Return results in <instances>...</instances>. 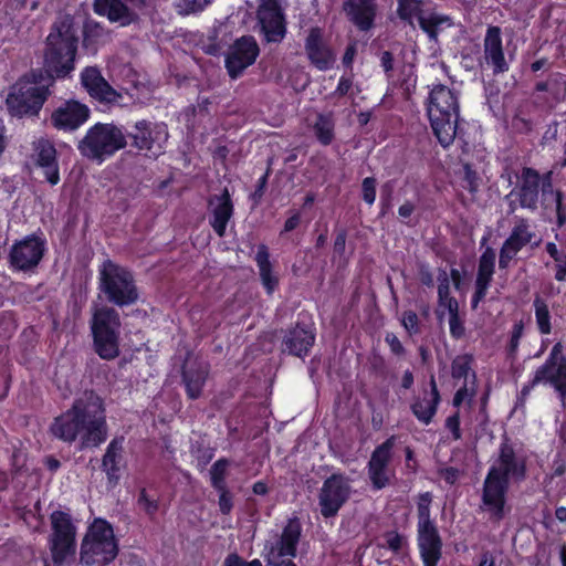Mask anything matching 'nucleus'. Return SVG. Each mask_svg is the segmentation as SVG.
Instances as JSON below:
<instances>
[{"label": "nucleus", "mask_w": 566, "mask_h": 566, "mask_svg": "<svg viewBox=\"0 0 566 566\" xmlns=\"http://www.w3.org/2000/svg\"><path fill=\"white\" fill-rule=\"evenodd\" d=\"M535 382L548 385L557 392L563 406L566 399V355L564 345L557 342L551 349L545 363L534 373Z\"/></svg>", "instance_id": "nucleus-14"}, {"label": "nucleus", "mask_w": 566, "mask_h": 566, "mask_svg": "<svg viewBox=\"0 0 566 566\" xmlns=\"http://www.w3.org/2000/svg\"><path fill=\"white\" fill-rule=\"evenodd\" d=\"M259 45L253 36H242L230 48L226 57V67L231 78H238L252 65L259 55Z\"/></svg>", "instance_id": "nucleus-19"}, {"label": "nucleus", "mask_w": 566, "mask_h": 566, "mask_svg": "<svg viewBox=\"0 0 566 566\" xmlns=\"http://www.w3.org/2000/svg\"><path fill=\"white\" fill-rule=\"evenodd\" d=\"M523 329H524V325H523V322H521V321L515 323L513 326L510 343L507 346V355L512 359L515 358V355H516V352L518 348V344H520V339L523 335Z\"/></svg>", "instance_id": "nucleus-52"}, {"label": "nucleus", "mask_w": 566, "mask_h": 566, "mask_svg": "<svg viewBox=\"0 0 566 566\" xmlns=\"http://www.w3.org/2000/svg\"><path fill=\"white\" fill-rule=\"evenodd\" d=\"M438 300L446 298L450 295V279L446 269L438 270Z\"/></svg>", "instance_id": "nucleus-55"}, {"label": "nucleus", "mask_w": 566, "mask_h": 566, "mask_svg": "<svg viewBox=\"0 0 566 566\" xmlns=\"http://www.w3.org/2000/svg\"><path fill=\"white\" fill-rule=\"evenodd\" d=\"M107 34L104 25L93 19H86L83 25V43L87 48L97 43Z\"/></svg>", "instance_id": "nucleus-40"}, {"label": "nucleus", "mask_w": 566, "mask_h": 566, "mask_svg": "<svg viewBox=\"0 0 566 566\" xmlns=\"http://www.w3.org/2000/svg\"><path fill=\"white\" fill-rule=\"evenodd\" d=\"M128 145L122 126L114 123H96L78 140L82 157L102 164Z\"/></svg>", "instance_id": "nucleus-5"}, {"label": "nucleus", "mask_w": 566, "mask_h": 566, "mask_svg": "<svg viewBox=\"0 0 566 566\" xmlns=\"http://www.w3.org/2000/svg\"><path fill=\"white\" fill-rule=\"evenodd\" d=\"M463 169V184L462 187L469 190L472 195L479 190V176L469 163L462 165Z\"/></svg>", "instance_id": "nucleus-49"}, {"label": "nucleus", "mask_w": 566, "mask_h": 566, "mask_svg": "<svg viewBox=\"0 0 566 566\" xmlns=\"http://www.w3.org/2000/svg\"><path fill=\"white\" fill-rule=\"evenodd\" d=\"M397 437L390 436L375 448L368 462V476L375 490H381L389 484L388 464L392 458V449Z\"/></svg>", "instance_id": "nucleus-21"}, {"label": "nucleus", "mask_w": 566, "mask_h": 566, "mask_svg": "<svg viewBox=\"0 0 566 566\" xmlns=\"http://www.w3.org/2000/svg\"><path fill=\"white\" fill-rule=\"evenodd\" d=\"M123 438L113 439L107 446L106 452L102 459V468L106 473L108 484L115 486L119 481V463L123 459Z\"/></svg>", "instance_id": "nucleus-32"}, {"label": "nucleus", "mask_w": 566, "mask_h": 566, "mask_svg": "<svg viewBox=\"0 0 566 566\" xmlns=\"http://www.w3.org/2000/svg\"><path fill=\"white\" fill-rule=\"evenodd\" d=\"M380 65L387 76V78L392 77L394 72V55L389 51H382L380 53Z\"/></svg>", "instance_id": "nucleus-62"}, {"label": "nucleus", "mask_w": 566, "mask_h": 566, "mask_svg": "<svg viewBox=\"0 0 566 566\" xmlns=\"http://www.w3.org/2000/svg\"><path fill=\"white\" fill-rule=\"evenodd\" d=\"M44 252L45 240L36 234H30L11 247L9 263L14 270L32 271L41 262Z\"/></svg>", "instance_id": "nucleus-17"}, {"label": "nucleus", "mask_w": 566, "mask_h": 566, "mask_svg": "<svg viewBox=\"0 0 566 566\" xmlns=\"http://www.w3.org/2000/svg\"><path fill=\"white\" fill-rule=\"evenodd\" d=\"M334 127L335 122L332 113L317 115L316 122L314 124V133L317 140L322 145L327 146L334 140Z\"/></svg>", "instance_id": "nucleus-36"}, {"label": "nucleus", "mask_w": 566, "mask_h": 566, "mask_svg": "<svg viewBox=\"0 0 566 566\" xmlns=\"http://www.w3.org/2000/svg\"><path fill=\"white\" fill-rule=\"evenodd\" d=\"M385 342L390 347V350L394 355L401 357L405 356L406 349L399 338L394 333H386Z\"/></svg>", "instance_id": "nucleus-58"}, {"label": "nucleus", "mask_w": 566, "mask_h": 566, "mask_svg": "<svg viewBox=\"0 0 566 566\" xmlns=\"http://www.w3.org/2000/svg\"><path fill=\"white\" fill-rule=\"evenodd\" d=\"M441 306H444L449 312V317L459 315V303L458 301L449 295L446 298L438 300Z\"/></svg>", "instance_id": "nucleus-64"}, {"label": "nucleus", "mask_w": 566, "mask_h": 566, "mask_svg": "<svg viewBox=\"0 0 566 566\" xmlns=\"http://www.w3.org/2000/svg\"><path fill=\"white\" fill-rule=\"evenodd\" d=\"M484 61L492 69L494 75L509 71L510 64L505 59L502 45V30L497 25H490L483 40Z\"/></svg>", "instance_id": "nucleus-26"}, {"label": "nucleus", "mask_w": 566, "mask_h": 566, "mask_svg": "<svg viewBox=\"0 0 566 566\" xmlns=\"http://www.w3.org/2000/svg\"><path fill=\"white\" fill-rule=\"evenodd\" d=\"M472 356L461 355L453 359L451 365V375L454 379L467 378L471 369Z\"/></svg>", "instance_id": "nucleus-47"}, {"label": "nucleus", "mask_w": 566, "mask_h": 566, "mask_svg": "<svg viewBox=\"0 0 566 566\" xmlns=\"http://www.w3.org/2000/svg\"><path fill=\"white\" fill-rule=\"evenodd\" d=\"M33 151L34 161L43 168L45 179L51 185H56L60 181V174L54 145L45 138H40L33 143Z\"/></svg>", "instance_id": "nucleus-30"}, {"label": "nucleus", "mask_w": 566, "mask_h": 566, "mask_svg": "<svg viewBox=\"0 0 566 566\" xmlns=\"http://www.w3.org/2000/svg\"><path fill=\"white\" fill-rule=\"evenodd\" d=\"M258 20L268 42H281L286 33L284 13L276 0H268L258 9Z\"/></svg>", "instance_id": "nucleus-22"}, {"label": "nucleus", "mask_w": 566, "mask_h": 566, "mask_svg": "<svg viewBox=\"0 0 566 566\" xmlns=\"http://www.w3.org/2000/svg\"><path fill=\"white\" fill-rule=\"evenodd\" d=\"M148 7L147 0H94L93 10L113 23L127 27L139 21Z\"/></svg>", "instance_id": "nucleus-16"}, {"label": "nucleus", "mask_w": 566, "mask_h": 566, "mask_svg": "<svg viewBox=\"0 0 566 566\" xmlns=\"http://www.w3.org/2000/svg\"><path fill=\"white\" fill-rule=\"evenodd\" d=\"M495 250L488 247L479 259L476 279L479 281L492 282V277L495 269Z\"/></svg>", "instance_id": "nucleus-38"}, {"label": "nucleus", "mask_w": 566, "mask_h": 566, "mask_svg": "<svg viewBox=\"0 0 566 566\" xmlns=\"http://www.w3.org/2000/svg\"><path fill=\"white\" fill-rule=\"evenodd\" d=\"M418 23L420 29L426 32L430 40L437 41L439 28L447 23L451 25V19L448 15L430 13L429 15H419Z\"/></svg>", "instance_id": "nucleus-37"}, {"label": "nucleus", "mask_w": 566, "mask_h": 566, "mask_svg": "<svg viewBox=\"0 0 566 566\" xmlns=\"http://www.w3.org/2000/svg\"><path fill=\"white\" fill-rule=\"evenodd\" d=\"M207 203L211 213L209 223L219 237H223L234 210L228 188L224 187L220 195L210 196Z\"/></svg>", "instance_id": "nucleus-27"}, {"label": "nucleus", "mask_w": 566, "mask_h": 566, "mask_svg": "<svg viewBox=\"0 0 566 566\" xmlns=\"http://www.w3.org/2000/svg\"><path fill=\"white\" fill-rule=\"evenodd\" d=\"M270 174H271V168L268 167L265 174L258 180L255 190L250 196L251 200L253 201V203L255 206L261 202V200L264 196Z\"/></svg>", "instance_id": "nucleus-54"}, {"label": "nucleus", "mask_w": 566, "mask_h": 566, "mask_svg": "<svg viewBox=\"0 0 566 566\" xmlns=\"http://www.w3.org/2000/svg\"><path fill=\"white\" fill-rule=\"evenodd\" d=\"M518 179L520 185L506 196V199L515 196L521 208L537 210L539 189L544 200L548 193L553 195L552 171L541 176L536 169L524 167Z\"/></svg>", "instance_id": "nucleus-12"}, {"label": "nucleus", "mask_w": 566, "mask_h": 566, "mask_svg": "<svg viewBox=\"0 0 566 566\" xmlns=\"http://www.w3.org/2000/svg\"><path fill=\"white\" fill-rule=\"evenodd\" d=\"M302 536V524L298 517L287 520L281 533H272L263 544L261 556L265 564L293 560L297 554V545Z\"/></svg>", "instance_id": "nucleus-9"}, {"label": "nucleus", "mask_w": 566, "mask_h": 566, "mask_svg": "<svg viewBox=\"0 0 566 566\" xmlns=\"http://www.w3.org/2000/svg\"><path fill=\"white\" fill-rule=\"evenodd\" d=\"M52 534L50 536V549L52 560L61 566L70 557L75 555L76 528L72 523L70 514L62 511H54L51 516Z\"/></svg>", "instance_id": "nucleus-13"}, {"label": "nucleus", "mask_w": 566, "mask_h": 566, "mask_svg": "<svg viewBox=\"0 0 566 566\" xmlns=\"http://www.w3.org/2000/svg\"><path fill=\"white\" fill-rule=\"evenodd\" d=\"M305 52L311 63L321 71L328 70L335 61L332 51L324 42L323 31L318 27L310 29L305 40Z\"/></svg>", "instance_id": "nucleus-29"}, {"label": "nucleus", "mask_w": 566, "mask_h": 566, "mask_svg": "<svg viewBox=\"0 0 566 566\" xmlns=\"http://www.w3.org/2000/svg\"><path fill=\"white\" fill-rule=\"evenodd\" d=\"M427 113L428 117L459 115L457 94L446 85H436L428 97Z\"/></svg>", "instance_id": "nucleus-28"}, {"label": "nucleus", "mask_w": 566, "mask_h": 566, "mask_svg": "<svg viewBox=\"0 0 566 566\" xmlns=\"http://www.w3.org/2000/svg\"><path fill=\"white\" fill-rule=\"evenodd\" d=\"M533 306L538 331L544 335L549 334L552 332L551 313L546 302L541 296H536Z\"/></svg>", "instance_id": "nucleus-39"}, {"label": "nucleus", "mask_w": 566, "mask_h": 566, "mask_svg": "<svg viewBox=\"0 0 566 566\" xmlns=\"http://www.w3.org/2000/svg\"><path fill=\"white\" fill-rule=\"evenodd\" d=\"M386 544L389 549L395 553H398L403 545L405 538L397 532H387L385 534Z\"/></svg>", "instance_id": "nucleus-60"}, {"label": "nucleus", "mask_w": 566, "mask_h": 566, "mask_svg": "<svg viewBox=\"0 0 566 566\" xmlns=\"http://www.w3.org/2000/svg\"><path fill=\"white\" fill-rule=\"evenodd\" d=\"M395 189V181L388 180L381 186L380 190V217L386 216L392 207V193Z\"/></svg>", "instance_id": "nucleus-48"}, {"label": "nucleus", "mask_w": 566, "mask_h": 566, "mask_svg": "<svg viewBox=\"0 0 566 566\" xmlns=\"http://www.w3.org/2000/svg\"><path fill=\"white\" fill-rule=\"evenodd\" d=\"M430 388H431V399H417L411 405V411L415 417L422 423L429 424L434 417L438 405L440 402V394L434 380V377L431 376L430 379Z\"/></svg>", "instance_id": "nucleus-33"}, {"label": "nucleus", "mask_w": 566, "mask_h": 566, "mask_svg": "<svg viewBox=\"0 0 566 566\" xmlns=\"http://www.w3.org/2000/svg\"><path fill=\"white\" fill-rule=\"evenodd\" d=\"M548 93L552 98L559 103L566 98V78L560 73H553L548 76Z\"/></svg>", "instance_id": "nucleus-44"}, {"label": "nucleus", "mask_w": 566, "mask_h": 566, "mask_svg": "<svg viewBox=\"0 0 566 566\" xmlns=\"http://www.w3.org/2000/svg\"><path fill=\"white\" fill-rule=\"evenodd\" d=\"M429 120L434 136L443 148L449 147L460 135L459 115L429 117Z\"/></svg>", "instance_id": "nucleus-31"}, {"label": "nucleus", "mask_w": 566, "mask_h": 566, "mask_svg": "<svg viewBox=\"0 0 566 566\" xmlns=\"http://www.w3.org/2000/svg\"><path fill=\"white\" fill-rule=\"evenodd\" d=\"M450 333L455 339L464 336L465 328L459 315L449 317Z\"/></svg>", "instance_id": "nucleus-61"}, {"label": "nucleus", "mask_w": 566, "mask_h": 566, "mask_svg": "<svg viewBox=\"0 0 566 566\" xmlns=\"http://www.w3.org/2000/svg\"><path fill=\"white\" fill-rule=\"evenodd\" d=\"M96 354L105 360L119 355L120 317L116 308L95 306L90 322Z\"/></svg>", "instance_id": "nucleus-6"}, {"label": "nucleus", "mask_w": 566, "mask_h": 566, "mask_svg": "<svg viewBox=\"0 0 566 566\" xmlns=\"http://www.w3.org/2000/svg\"><path fill=\"white\" fill-rule=\"evenodd\" d=\"M98 290L108 303L118 307L134 305L139 300L133 272L109 259L98 268Z\"/></svg>", "instance_id": "nucleus-4"}, {"label": "nucleus", "mask_w": 566, "mask_h": 566, "mask_svg": "<svg viewBox=\"0 0 566 566\" xmlns=\"http://www.w3.org/2000/svg\"><path fill=\"white\" fill-rule=\"evenodd\" d=\"M283 333L281 347L283 354L300 358L307 356L315 343V333L312 328L303 323H296Z\"/></svg>", "instance_id": "nucleus-24"}, {"label": "nucleus", "mask_w": 566, "mask_h": 566, "mask_svg": "<svg viewBox=\"0 0 566 566\" xmlns=\"http://www.w3.org/2000/svg\"><path fill=\"white\" fill-rule=\"evenodd\" d=\"M376 186L377 180L374 177H366L361 181V198L369 206L375 203Z\"/></svg>", "instance_id": "nucleus-51"}, {"label": "nucleus", "mask_w": 566, "mask_h": 566, "mask_svg": "<svg viewBox=\"0 0 566 566\" xmlns=\"http://www.w3.org/2000/svg\"><path fill=\"white\" fill-rule=\"evenodd\" d=\"M255 262L260 271L261 281L266 289V292L271 294L279 284L277 277L272 273V264L270 262V254L266 245L261 244L255 255Z\"/></svg>", "instance_id": "nucleus-34"}, {"label": "nucleus", "mask_w": 566, "mask_h": 566, "mask_svg": "<svg viewBox=\"0 0 566 566\" xmlns=\"http://www.w3.org/2000/svg\"><path fill=\"white\" fill-rule=\"evenodd\" d=\"M54 438L66 443L80 438V450L97 448L107 439V423L102 398L92 390L77 397L72 407L50 426Z\"/></svg>", "instance_id": "nucleus-1"}, {"label": "nucleus", "mask_w": 566, "mask_h": 566, "mask_svg": "<svg viewBox=\"0 0 566 566\" xmlns=\"http://www.w3.org/2000/svg\"><path fill=\"white\" fill-rule=\"evenodd\" d=\"M352 494L349 479L343 473H333L324 482L318 492L321 515L325 518L335 517Z\"/></svg>", "instance_id": "nucleus-15"}, {"label": "nucleus", "mask_w": 566, "mask_h": 566, "mask_svg": "<svg viewBox=\"0 0 566 566\" xmlns=\"http://www.w3.org/2000/svg\"><path fill=\"white\" fill-rule=\"evenodd\" d=\"M90 117V108L77 101L70 99L51 114V124L59 130L72 132L83 125Z\"/></svg>", "instance_id": "nucleus-23"}, {"label": "nucleus", "mask_w": 566, "mask_h": 566, "mask_svg": "<svg viewBox=\"0 0 566 566\" xmlns=\"http://www.w3.org/2000/svg\"><path fill=\"white\" fill-rule=\"evenodd\" d=\"M81 83L92 98L106 106H123V94L111 86L101 71L87 66L81 74Z\"/></svg>", "instance_id": "nucleus-18"}, {"label": "nucleus", "mask_w": 566, "mask_h": 566, "mask_svg": "<svg viewBox=\"0 0 566 566\" xmlns=\"http://www.w3.org/2000/svg\"><path fill=\"white\" fill-rule=\"evenodd\" d=\"M209 373L208 361L192 357L190 352L187 353L181 366V379L189 399L196 400L201 397Z\"/></svg>", "instance_id": "nucleus-20"}, {"label": "nucleus", "mask_w": 566, "mask_h": 566, "mask_svg": "<svg viewBox=\"0 0 566 566\" xmlns=\"http://www.w3.org/2000/svg\"><path fill=\"white\" fill-rule=\"evenodd\" d=\"M118 554V544L114 536L113 527L103 520H95L88 527L81 545V563L91 566H101L113 562Z\"/></svg>", "instance_id": "nucleus-7"}, {"label": "nucleus", "mask_w": 566, "mask_h": 566, "mask_svg": "<svg viewBox=\"0 0 566 566\" xmlns=\"http://www.w3.org/2000/svg\"><path fill=\"white\" fill-rule=\"evenodd\" d=\"M50 94V90L34 86L27 80H19L10 87L6 98L7 109L13 117L36 116Z\"/></svg>", "instance_id": "nucleus-11"}, {"label": "nucleus", "mask_w": 566, "mask_h": 566, "mask_svg": "<svg viewBox=\"0 0 566 566\" xmlns=\"http://www.w3.org/2000/svg\"><path fill=\"white\" fill-rule=\"evenodd\" d=\"M401 325L406 332L412 336L420 333L419 317L413 311H405L401 316Z\"/></svg>", "instance_id": "nucleus-50"}, {"label": "nucleus", "mask_w": 566, "mask_h": 566, "mask_svg": "<svg viewBox=\"0 0 566 566\" xmlns=\"http://www.w3.org/2000/svg\"><path fill=\"white\" fill-rule=\"evenodd\" d=\"M219 493V510L222 514L228 515L233 509V495L227 486L214 489Z\"/></svg>", "instance_id": "nucleus-53"}, {"label": "nucleus", "mask_w": 566, "mask_h": 566, "mask_svg": "<svg viewBox=\"0 0 566 566\" xmlns=\"http://www.w3.org/2000/svg\"><path fill=\"white\" fill-rule=\"evenodd\" d=\"M446 427L452 432L454 440H459L461 438L460 417L458 412L447 418Z\"/></svg>", "instance_id": "nucleus-63"}, {"label": "nucleus", "mask_w": 566, "mask_h": 566, "mask_svg": "<svg viewBox=\"0 0 566 566\" xmlns=\"http://www.w3.org/2000/svg\"><path fill=\"white\" fill-rule=\"evenodd\" d=\"M230 462L228 459H219L210 469V480L213 489H222L227 486L226 476Z\"/></svg>", "instance_id": "nucleus-43"}, {"label": "nucleus", "mask_w": 566, "mask_h": 566, "mask_svg": "<svg viewBox=\"0 0 566 566\" xmlns=\"http://www.w3.org/2000/svg\"><path fill=\"white\" fill-rule=\"evenodd\" d=\"M546 252L549 254V256L556 263L557 271L555 274V279L557 281H565L566 280V253L563 251H559L557 249V245L553 242H548L546 244Z\"/></svg>", "instance_id": "nucleus-45"}, {"label": "nucleus", "mask_w": 566, "mask_h": 566, "mask_svg": "<svg viewBox=\"0 0 566 566\" xmlns=\"http://www.w3.org/2000/svg\"><path fill=\"white\" fill-rule=\"evenodd\" d=\"M432 494L421 493L417 502V541L422 563L440 560L442 557V538L430 516Z\"/></svg>", "instance_id": "nucleus-8"}, {"label": "nucleus", "mask_w": 566, "mask_h": 566, "mask_svg": "<svg viewBox=\"0 0 566 566\" xmlns=\"http://www.w3.org/2000/svg\"><path fill=\"white\" fill-rule=\"evenodd\" d=\"M417 269H418V276H419L421 284H423L424 286H428V287H433V285H434L433 274L431 272L429 264H427L424 262H419L417 264Z\"/></svg>", "instance_id": "nucleus-57"}, {"label": "nucleus", "mask_w": 566, "mask_h": 566, "mask_svg": "<svg viewBox=\"0 0 566 566\" xmlns=\"http://www.w3.org/2000/svg\"><path fill=\"white\" fill-rule=\"evenodd\" d=\"M124 132L126 140H130V146L148 158H157L161 155L169 137L165 123L148 119H139Z\"/></svg>", "instance_id": "nucleus-10"}, {"label": "nucleus", "mask_w": 566, "mask_h": 566, "mask_svg": "<svg viewBox=\"0 0 566 566\" xmlns=\"http://www.w3.org/2000/svg\"><path fill=\"white\" fill-rule=\"evenodd\" d=\"M553 195L556 205L557 226L560 228L566 223V207L563 205V193L559 190L553 191Z\"/></svg>", "instance_id": "nucleus-59"}, {"label": "nucleus", "mask_w": 566, "mask_h": 566, "mask_svg": "<svg viewBox=\"0 0 566 566\" xmlns=\"http://www.w3.org/2000/svg\"><path fill=\"white\" fill-rule=\"evenodd\" d=\"M534 237L526 219H518L503 245L517 254Z\"/></svg>", "instance_id": "nucleus-35"}, {"label": "nucleus", "mask_w": 566, "mask_h": 566, "mask_svg": "<svg viewBox=\"0 0 566 566\" xmlns=\"http://www.w3.org/2000/svg\"><path fill=\"white\" fill-rule=\"evenodd\" d=\"M137 505L149 518H155L158 510L159 502L158 497L150 496L146 489H142L138 494Z\"/></svg>", "instance_id": "nucleus-46"}, {"label": "nucleus", "mask_w": 566, "mask_h": 566, "mask_svg": "<svg viewBox=\"0 0 566 566\" xmlns=\"http://www.w3.org/2000/svg\"><path fill=\"white\" fill-rule=\"evenodd\" d=\"M57 76L51 72L46 71V66L43 65V69L33 70L30 74L24 75L20 80H27L29 83H32L34 86L42 87L44 90H49V86L53 84L54 78Z\"/></svg>", "instance_id": "nucleus-41"}, {"label": "nucleus", "mask_w": 566, "mask_h": 566, "mask_svg": "<svg viewBox=\"0 0 566 566\" xmlns=\"http://www.w3.org/2000/svg\"><path fill=\"white\" fill-rule=\"evenodd\" d=\"M526 478V458L516 452L505 436L497 457L483 482L480 510L489 514L491 523L499 525L506 514V493L510 481L522 482Z\"/></svg>", "instance_id": "nucleus-2"}, {"label": "nucleus", "mask_w": 566, "mask_h": 566, "mask_svg": "<svg viewBox=\"0 0 566 566\" xmlns=\"http://www.w3.org/2000/svg\"><path fill=\"white\" fill-rule=\"evenodd\" d=\"M491 282L475 280V291L471 300V307L475 310L486 295Z\"/></svg>", "instance_id": "nucleus-56"}, {"label": "nucleus", "mask_w": 566, "mask_h": 566, "mask_svg": "<svg viewBox=\"0 0 566 566\" xmlns=\"http://www.w3.org/2000/svg\"><path fill=\"white\" fill-rule=\"evenodd\" d=\"M421 0H398L397 14L400 20L411 22L415 15H421Z\"/></svg>", "instance_id": "nucleus-42"}, {"label": "nucleus", "mask_w": 566, "mask_h": 566, "mask_svg": "<svg viewBox=\"0 0 566 566\" xmlns=\"http://www.w3.org/2000/svg\"><path fill=\"white\" fill-rule=\"evenodd\" d=\"M78 38L71 14L60 15L51 28L44 50V66L57 78L67 76L74 70Z\"/></svg>", "instance_id": "nucleus-3"}, {"label": "nucleus", "mask_w": 566, "mask_h": 566, "mask_svg": "<svg viewBox=\"0 0 566 566\" xmlns=\"http://www.w3.org/2000/svg\"><path fill=\"white\" fill-rule=\"evenodd\" d=\"M342 10L346 19L359 31L368 32L375 27L377 0H343Z\"/></svg>", "instance_id": "nucleus-25"}]
</instances>
